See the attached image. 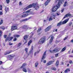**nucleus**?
Returning a JSON list of instances; mask_svg holds the SVG:
<instances>
[{
    "label": "nucleus",
    "mask_w": 73,
    "mask_h": 73,
    "mask_svg": "<svg viewBox=\"0 0 73 73\" xmlns=\"http://www.w3.org/2000/svg\"><path fill=\"white\" fill-rule=\"evenodd\" d=\"M58 2V4L56 6H54L52 9V12H54L57 9L60 8V4L62 3V2L61 1V0H55V3H57Z\"/></svg>",
    "instance_id": "1"
},
{
    "label": "nucleus",
    "mask_w": 73,
    "mask_h": 73,
    "mask_svg": "<svg viewBox=\"0 0 73 73\" xmlns=\"http://www.w3.org/2000/svg\"><path fill=\"white\" fill-rule=\"evenodd\" d=\"M69 18H67L66 19L64 20L63 22H59V23H58L57 25V27H59V26H60V25H61L62 24H66L67 22L69 21Z\"/></svg>",
    "instance_id": "2"
},
{
    "label": "nucleus",
    "mask_w": 73,
    "mask_h": 73,
    "mask_svg": "<svg viewBox=\"0 0 73 73\" xmlns=\"http://www.w3.org/2000/svg\"><path fill=\"white\" fill-rule=\"evenodd\" d=\"M45 37H43L39 40L38 42V44H43L45 42Z\"/></svg>",
    "instance_id": "3"
},
{
    "label": "nucleus",
    "mask_w": 73,
    "mask_h": 73,
    "mask_svg": "<svg viewBox=\"0 0 73 73\" xmlns=\"http://www.w3.org/2000/svg\"><path fill=\"white\" fill-rule=\"evenodd\" d=\"M27 65V64L26 63H24L22 66L21 67V69H23V71L25 72H27V69L26 68H24V67Z\"/></svg>",
    "instance_id": "4"
},
{
    "label": "nucleus",
    "mask_w": 73,
    "mask_h": 73,
    "mask_svg": "<svg viewBox=\"0 0 73 73\" xmlns=\"http://www.w3.org/2000/svg\"><path fill=\"white\" fill-rule=\"evenodd\" d=\"M33 5L35 10H37V9H39V8H40V6L38 4H36L35 3H34L33 4Z\"/></svg>",
    "instance_id": "5"
},
{
    "label": "nucleus",
    "mask_w": 73,
    "mask_h": 73,
    "mask_svg": "<svg viewBox=\"0 0 73 73\" xmlns=\"http://www.w3.org/2000/svg\"><path fill=\"white\" fill-rule=\"evenodd\" d=\"M33 6V5H30L28 6L27 7H25L24 9H23V10L24 11H27V9H28L29 8H32Z\"/></svg>",
    "instance_id": "6"
},
{
    "label": "nucleus",
    "mask_w": 73,
    "mask_h": 73,
    "mask_svg": "<svg viewBox=\"0 0 73 73\" xmlns=\"http://www.w3.org/2000/svg\"><path fill=\"white\" fill-rule=\"evenodd\" d=\"M46 51H45L43 55L42 56V59L41 60V62L43 61V60H44L46 57Z\"/></svg>",
    "instance_id": "7"
},
{
    "label": "nucleus",
    "mask_w": 73,
    "mask_h": 73,
    "mask_svg": "<svg viewBox=\"0 0 73 73\" xmlns=\"http://www.w3.org/2000/svg\"><path fill=\"white\" fill-rule=\"evenodd\" d=\"M17 29V27L16 26H12L11 27V31H13V30H15Z\"/></svg>",
    "instance_id": "8"
},
{
    "label": "nucleus",
    "mask_w": 73,
    "mask_h": 73,
    "mask_svg": "<svg viewBox=\"0 0 73 73\" xmlns=\"http://www.w3.org/2000/svg\"><path fill=\"white\" fill-rule=\"evenodd\" d=\"M51 25H50L47 27L45 30V32H48V31H49L51 29Z\"/></svg>",
    "instance_id": "9"
},
{
    "label": "nucleus",
    "mask_w": 73,
    "mask_h": 73,
    "mask_svg": "<svg viewBox=\"0 0 73 73\" xmlns=\"http://www.w3.org/2000/svg\"><path fill=\"white\" fill-rule=\"evenodd\" d=\"M53 62H54V61H50L47 63L46 65H47V66H49V65H50L52 64H53Z\"/></svg>",
    "instance_id": "10"
},
{
    "label": "nucleus",
    "mask_w": 73,
    "mask_h": 73,
    "mask_svg": "<svg viewBox=\"0 0 73 73\" xmlns=\"http://www.w3.org/2000/svg\"><path fill=\"white\" fill-rule=\"evenodd\" d=\"M49 51L50 52H51V53H56V52H58V51L57 49H55L52 51L50 50H49Z\"/></svg>",
    "instance_id": "11"
},
{
    "label": "nucleus",
    "mask_w": 73,
    "mask_h": 73,
    "mask_svg": "<svg viewBox=\"0 0 73 73\" xmlns=\"http://www.w3.org/2000/svg\"><path fill=\"white\" fill-rule=\"evenodd\" d=\"M31 50L29 52V54H31V55H33V46H32L31 48Z\"/></svg>",
    "instance_id": "12"
},
{
    "label": "nucleus",
    "mask_w": 73,
    "mask_h": 73,
    "mask_svg": "<svg viewBox=\"0 0 73 73\" xmlns=\"http://www.w3.org/2000/svg\"><path fill=\"white\" fill-rule=\"evenodd\" d=\"M71 16H72V15L70 14L69 13H68L65 15L63 19H65L66 17H70Z\"/></svg>",
    "instance_id": "13"
},
{
    "label": "nucleus",
    "mask_w": 73,
    "mask_h": 73,
    "mask_svg": "<svg viewBox=\"0 0 73 73\" xmlns=\"http://www.w3.org/2000/svg\"><path fill=\"white\" fill-rule=\"evenodd\" d=\"M53 38H54V36H52L51 37V39H50L49 41V43L51 44L52 42V41H53Z\"/></svg>",
    "instance_id": "14"
},
{
    "label": "nucleus",
    "mask_w": 73,
    "mask_h": 73,
    "mask_svg": "<svg viewBox=\"0 0 73 73\" xmlns=\"http://www.w3.org/2000/svg\"><path fill=\"white\" fill-rule=\"evenodd\" d=\"M50 0H47V1L45 3V6H46V5H48V4L50 2Z\"/></svg>",
    "instance_id": "15"
},
{
    "label": "nucleus",
    "mask_w": 73,
    "mask_h": 73,
    "mask_svg": "<svg viewBox=\"0 0 73 73\" xmlns=\"http://www.w3.org/2000/svg\"><path fill=\"white\" fill-rule=\"evenodd\" d=\"M29 15V14L28 13H27L26 14H24L22 15V17H26V16H27Z\"/></svg>",
    "instance_id": "16"
},
{
    "label": "nucleus",
    "mask_w": 73,
    "mask_h": 73,
    "mask_svg": "<svg viewBox=\"0 0 73 73\" xmlns=\"http://www.w3.org/2000/svg\"><path fill=\"white\" fill-rule=\"evenodd\" d=\"M28 37V36H27V35H25L24 37L23 38L25 40H27V38Z\"/></svg>",
    "instance_id": "17"
},
{
    "label": "nucleus",
    "mask_w": 73,
    "mask_h": 73,
    "mask_svg": "<svg viewBox=\"0 0 73 73\" xmlns=\"http://www.w3.org/2000/svg\"><path fill=\"white\" fill-rule=\"evenodd\" d=\"M5 10L6 12V13H7V11H9V8L7 7H7H5Z\"/></svg>",
    "instance_id": "18"
},
{
    "label": "nucleus",
    "mask_w": 73,
    "mask_h": 73,
    "mask_svg": "<svg viewBox=\"0 0 73 73\" xmlns=\"http://www.w3.org/2000/svg\"><path fill=\"white\" fill-rule=\"evenodd\" d=\"M53 19V17H52L51 16L48 19V20L49 21H52Z\"/></svg>",
    "instance_id": "19"
},
{
    "label": "nucleus",
    "mask_w": 73,
    "mask_h": 73,
    "mask_svg": "<svg viewBox=\"0 0 73 73\" xmlns=\"http://www.w3.org/2000/svg\"><path fill=\"white\" fill-rule=\"evenodd\" d=\"M68 72H70V69H67L66 70H65L64 72V73H67Z\"/></svg>",
    "instance_id": "20"
},
{
    "label": "nucleus",
    "mask_w": 73,
    "mask_h": 73,
    "mask_svg": "<svg viewBox=\"0 0 73 73\" xmlns=\"http://www.w3.org/2000/svg\"><path fill=\"white\" fill-rule=\"evenodd\" d=\"M9 40V35H8L7 36V37L6 38V40H5V41L6 42H7L8 40Z\"/></svg>",
    "instance_id": "21"
},
{
    "label": "nucleus",
    "mask_w": 73,
    "mask_h": 73,
    "mask_svg": "<svg viewBox=\"0 0 73 73\" xmlns=\"http://www.w3.org/2000/svg\"><path fill=\"white\" fill-rule=\"evenodd\" d=\"M65 49H66V47H64L62 49L61 51V52H63L65 50Z\"/></svg>",
    "instance_id": "22"
},
{
    "label": "nucleus",
    "mask_w": 73,
    "mask_h": 73,
    "mask_svg": "<svg viewBox=\"0 0 73 73\" xmlns=\"http://www.w3.org/2000/svg\"><path fill=\"white\" fill-rule=\"evenodd\" d=\"M14 37H20V35H14Z\"/></svg>",
    "instance_id": "23"
},
{
    "label": "nucleus",
    "mask_w": 73,
    "mask_h": 73,
    "mask_svg": "<svg viewBox=\"0 0 73 73\" xmlns=\"http://www.w3.org/2000/svg\"><path fill=\"white\" fill-rule=\"evenodd\" d=\"M56 66H58V64H59V61L58 60H57L56 62Z\"/></svg>",
    "instance_id": "24"
},
{
    "label": "nucleus",
    "mask_w": 73,
    "mask_h": 73,
    "mask_svg": "<svg viewBox=\"0 0 73 73\" xmlns=\"http://www.w3.org/2000/svg\"><path fill=\"white\" fill-rule=\"evenodd\" d=\"M28 20H29V19H24L22 20V21H27Z\"/></svg>",
    "instance_id": "25"
},
{
    "label": "nucleus",
    "mask_w": 73,
    "mask_h": 73,
    "mask_svg": "<svg viewBox=\"0 0 73 73\" xmlns=\"http://www.w3.org/2000/svg\"><path fill=\"white\" fill-rule=\"evenodd\" d=\"M28 28V26H27L26 25H25V26H23V28L24 29H27Z\"/></svg>",
    "instance_id": "26"
},
{
    "label": "nucleus",
    "mask_w": 73,
    "mask_h": 73,
    "mask_svg": "<svg viewBox=\"0 0 73 73\" xmlns=\"http://www.w3.org/2000/svg\"><path fill=\"white\" fill-rule=\"evenodd\" d=\"M32 43V40H30L28 43V46H29L30 45V44L31 43Z\"/></svg>",
    "instance_id": "27"
},
{
    "label": "nucleus",
    "mask_w": 73,
    "mask_h": 73,
    "mask_svg": "<svg viewBox=\"0 0 73 73\" xmlns=\"http://www.w3.org/2000/svg\"><path fill=\"white\" fill-rule=\"evenodd\" d=\"M67 4H68V3H67V2H65L64 3V7H66V5Z\"/></svg>",
    "instance_id": "28"
},
{
    "label": "nucleus",
    "mask_w": 73,
    "mask_h": 73,
    "mask_svg": "<svg viewBox=\"0 0 73 73\" xmlns=\"http://www.w3.org/2000/svg\"><path fill=\"white\" fill-rule=\"evenodd\" d=\"M1 29L3 30H4V29H5V27H4V26L1 27Z\"/></svg>",
    "instance_id": "29"
},
{
    "label": "nucleus",
    "mask_w": 73,
    "mask_h": 73,
    "mask_svg": "<svg viewBox=\"0 0 73 73\" xmlns=\"http://www.w3.org/2000/svg\"><path fill=\"white\" fill-rule=\"evenodd\" d=\"M38 62H36V63H35V67H37L38 66Z\"/></svg>",
    "instance_id": "30"
},
{
    "label": "nucleus",
    "mask_w": 73,
    "mask_h": 73,
    "mask_svg": "<svg viewBox=\"0 0 73 73\" xmlns=\"http://www.w3.org/2000/svg\"><path fill=\"white\" fill-rule=\"evenodd\" d=\"M10 57H10V60H11V59H10V58H11V59H12V58H12L13 57V56H12L11 55H10Z\"/></svg>",
    "instance_id": "31"
},
{
    "label": "nucleus",
    "mask_w": 73,
    "mask_h": 73,
    "mask_svg": "<svg viewBox=\"0 0 73 73\" xmlns=\"http://www.w3.org/2000/svg\"><path fill=\"white\" fill-rule=\"evenodd\" d=\"M41 29L40 28L39 29H38V31H37V32H40L41 31Z\"/></svg>",
    "instance_id": "32"
},
{
    "label": "nucleus",
    "mask_w": 73,
    "mask_h": 73,
    "mask_svg": "<svg viewBox=\"0 0 73 73\" xmlns=\"http://www.w3.org/2000/svg\"><path fill=\"white\" fill-rule=\"evenodd\" d=\"M72 22H70L69 24V26H71L72 25Z\"/></svg>",
    "instance_id": "33"
},
{
    "label": "nucleus",
    "mask_w": 73,
    "mask_h": 73,
    "mask_svg": "<svg viewBox=\"0 0 73 73\" xmlns=\"http://www.w3.org/2000/svg\"><path fill=\"white\" fill-rule=\"evenodd\" d=\"M3 20H1V21H0V25L2 24H3Z\"/></svg>",
    "instance_id": "34"
},
{
    "label": "nucleus",
    "mask_w": 73,
    "mask_h": 73,
    "mask_svg": "<svg viewBox=\"0 0 73 73\" xmlns=\"http://www.w3.org/2000/svg\"><path fill=\"white\" fill-rule=\"evenodd\" d=\"M28 48H25V50L26 53H27V52H28Z\"/></svg>",
    "instance_id": "35"
},
{
    "label": "nucleus",
    "mask_w": 73,
    "mask_h": 73,
    "mask_svg": "<svg viewBox=\"0 0 73 73\" xmlns=\"http://www.w3.org/2000/svg\"><path fill=\"white\" fill-rule=\"evenodd\" d=\"M9 54V52H7L5 53V55H7V54Z\"/></svg>",
    "instance_id": "36"
},
{
    "label": "nucleus",
    "mask_w": 73,
    "mask_h": 73,
    "mask_svg": "<svg viewBox=\"0 0 73 73\" xmlns=\"http://www.w3.org/2000/svg\"><path fill=\"white\" fill-rule=\"evenodd\" d=\"M2 5H0V10H2Z\"/></svg>",
    "instance_id": "37"
},
{
    "label": "nucleus",
    "mask_w": 73,
    "mask_h": 73,
    "mask_svg": "<svg viewBox=\"0 0 73 73\" xmlns=\"http://www.w3.org/2000/svg\"><path fill=\"white\" fill-rule=\"evenodd\" d=\"M17 40V38H15L13 39V41H16Z\"/></svg>",
    "instance_id": "38"
},
{
    "label": "nucleus",
    "mask_w": 73,
    "mask_h": 73,
    "mask_svg": "<svg viewBox=\"0 0 73 73\" xmlns=\"http://www.w3.org/2000/svg\"><path fill=\"white\" fill-rule=\"evenodd\" d=\"M52 70H55V71L56 70V68L54 67L52 68Z\"/></svg>",
    "instance_id": "39"
},
{
    "label": "nucleus",
    "mask_w": 73,
    "mask_h": 73,
    "mask_svg": "<svg viewBox=\"0 0 73 73\" xmlns=\"http://www.w3.org/2000/svg\"><path fill=\"white\" fill-rule=\"evenodd\" d=\"M55 57H58V54H56L55 55Z\"/></svg>",
    "instance_id": "40"
},
{
    "label": "nucleus",
    "mask_w": 73,
    "mask_h": 73,
    "mask_svg": "<svg viewBox=\"0 0 73 73\" xmlns=\"http://www.w3.org/2000/svg\"><path fill=\"white\" fill-rule=\"evenodd\" d=\"M6 1L7 4H9V0H6Z\"/></svg>",
    "instance_id": "41"
},
{
    "label": "nucleus",
    "mask_w": 73,
    "mask_h": 73,
    "mask_svg": "<svg viewBox=\"0 0 73 73\" xmlns=\"http://www.w3.org/2000/svg\"><path fill=\"white\" fill-rule=\"evenodd\" d=\"M69 63L71 64H73V62L72 61L70 60L69 61Z\"/></svg>",
    "instance_id": "42"
},
{
    "label": "nucleus",
    "mask_w": 73,
    "mask_h": 73,
    "mask_svg": "<svg viewBox=\"0 0 73 73\" xmlns=\"http://www.w3.org/2000/svg\"><path fill=\"white\" fill-rule=\"evenodd\" d=\"M22 3H21V2H19V5H22Z\"/></svg>",
    "instance_id": "43"
},
{
    "label": "nucleus",
    "mask_w": 73,
    "mask_h": 73,
    "mask_svg": "<svg viewBox=\"0 0 73 73\" xmlns=\"http://www.w3.org/2000/svg\"><path fill=\"white\" fill-rule=\"evenodd\" d=\"M21 45V43H19L18 45V47H19Z\"/></svg>",
    "instance_id": "44"
},
{
    "label": "nucleus",
    "mask_w": 73,
    "mask_h": 73,
    "mask_svg": "<svg viewBox=\"0 0 73 73\" xmlns=\"http://www.w3.org/2000/svg\"><path fill=\"white\" fill-rule=\"evenodd\" d=\"M12 39H13V37H10V40H12Z\"/></svg>",
    "instance_id": "45"
},
{
    "label": "nucleus",
    "mask_w": 73,
    "mask_h": 73,
    "mask_svg": "<svg viewBox=\"0 0 73 73\" xmlns=\"http://www.w3.org/2000/svg\"><path fill=\"white\" fill-rule=\"evenodd\" d=\"M60 15V14L58 13H57L56 14V16H59V15Z\"/></svg>",
    "instance_id": "46"
},
{
    "label": "nucleus",
    "mask_w": 73,
    "mask_h": 73,
    "mask_svg": "<svg viewBox=\"0 0 73 73\" xmlns=\"http://www.w3.org/2000/svg\"><path fill=\"white\" fill-rule=\"evenodd\" d=\"M30 10H28L26 12V13H29V12H30Z\"/></svg>",
    "instance_id": "47"
},
{
    "label": "nucleus",
    "mask_w": 73,
    "mask_h": 73,
    "mask_svg": "<svg viewBox=\"0 0 73 73\" xmlns=\"http://www.w3.org/2000/svg\"><path fill=\"white\" fill-rule=\"evenodd\" d=\"M3 15V12L1 11H0V15Z\"/></svg>",
    "instance_id": "48"
},
{
    "label": "nucleus",
    "mask_w": 73,
    "mask_h": 73,
    "mask_svg": "<svg viewBox=\"0 0 73 73\" xmlns=\"http://www.w3.org/2000/svg\"><path fill=\"white\" fill-rule=\"evenodd\" d=\"M4 38H6V37H7V35H4Z\"/></svg>",
    "instance_id": "49"
},
{
    "label": "nucleus",
    "mask_w": 73,
    "mask_h": 73,
    "mask_svg": "<svg viewBox=\"0 0 73 73\" xmlns=\"http://www.w3.org/2000/svg\"><path fill=\"white\" fill-rule=\"evenodd\" d=\"M68 38V37H65L64 39H63L64 40H66V38Z\"/></svg>",
    "instance_id": "50"
},
{
    "label": "nucleus",
    "mask_w": 73,
    "mask_h": 73,
    "mask_svg": "<svg viewBox=\"0 0 73 73\" xmlns=\"http://www.w3.org/2000/svg\"><path fill=\"white\" fill-rule=\"evenodd\" d=\"M43 22L44 23H46V21L45 19L43 20Z\"/></svg>",
    "instance_id": "51"
},
{
    "label": "nucleus",
    "mask_w": 73,
    "mask_h": 73,
    "mask_svg": "<svg viewBox=\"0 0 73 73\" xmlns=\"http://www.w3.org/2000/svg\"><path fill=\"white\" fill-rule=\"evenodd\" d=\"M44 63H46V60H44L43 61Z\"/></svg>",
    "instance_id": "52"
},
{
    "label": "nucleus",
    "mask_w": 73,
    "mask_h": 73,
    "mask_svg": "<svg viewBox=\"0 0 73 73\" xmlns=\"http://www.w3.org/2000/svg\"><path fill=\"white\" fill-rule=\"evenodd\" d=\"M13 44V43H9V45H12Z\"/></svg>",
    "instance_id": "53"
},
{
    "label": "nucleus",
    "mask_w": 73,
    "mask_h": 73,
    "mask_svg": "<svg viewBox=\"0 0 73 73\" xmlns=\"http://www.w3.org/2000/svg\"><path fill=\"white\" fill-rule=\"evenodd\" d=\"M37 52H35L34 54V56H36V54H37Z\"/></svg>",
    "instance_id": "54"
},
{
    "label": "nucleus",
    "mask_w": 73,
    "mask_h": 73,
    "mask_svg": "<svg viewBox=\"0 0 73 73\" xmlns=\"http://www.w3.org/2000/svg\"><path fill=\"white\" fill-rule=\"evenodd\" d=\"M3 63V62L1 61H0V65H1Z\"/></svg>",
    "instance_id": "55"
},
{
    "label": "nucleus",
    "mask_w": 73,
    "mask_h": 73,
    "mask_svg": "<svg viewBox=\"0 0 73 73\" xmlns=\"http://www.w3.org/2000/svg\"><path fill=\"white\" fill-rule=\"evenodd\" d=\"M29 72H31V70L29 69H28V70Z\"/></svg>",
    "instance_id": "56"
},
{
    "label": "nucleus",
    "mask_w": 73,
    "mask_h": 73,
    "mask_svg": "<svg viewBox=\"0 0 73 73\" xmlns=\"http://www.w3.org/2000/svg\"><path fill=\"white\" fill-rule=\"evenodd\" d=\"M0 33H1V34L3 33V32H2V31L1 30H0Z\"/></svg>",
    "instance_id": "57"
},
{
    "label": "nucleus",
    "mask_w": 73,
    "mask_h": 73,
    "mask_svg": "<svg viewBox=\"0 0 73 73\" xmlns=\"http://www.w3.org/2000/svg\"><path fill=\"white\" fill-rule=\"evenodd\" d=\"M61 11L62 12H64V9H63L62 10H61Z\"/></svg>",
    "instance_id": "58"
},
{
    "label": "nucleus",
    "mask_w": 73,
    "mask_h": 73,
    "mask_svg": "<svg viewBox=\"0 0 73 73\" xmlns=\"http://www.w3.org/2000/svg\"><path fill=\"white\" fill-rule=\"evenodd\" d=\"M25 41H26L25 42L24 44H26V43H27V40H25Z\"/></svg>",
    "instance_id": "59"
},
{
    "label": "nucleus",
    "mask_w": 73,
    "mask_h": 73,
    "mask_svg": "<svg viewBox=\"0 0 73 73\" xmlns=\"http://www.w3.org/2000/svg\"><path fill=\"white\" fill-rule=\"evenodd\" d=\"M71 42H73V39L71 41Z\"/></svg>",
    "instance_id": "60"
},
{
    "label": "nucleus",
    "mask_w": 73,
    "mask_h": 73,
    "mask_svg": "<svg viewBox=\"0 0 73 73\" xmlns=\"http://www.w3.org/2000/svg\"><path fill=\"white\" fill-rule=\"evenodd\" d=\"M70 51H68V53H69V54H70Z\"/></svg>",
    "instance_id": "61"
},
{
    "label": "nucleus",
    "mask_w": 73,
    "mask_h": 73,
    "mask_svg": "<svg viewBox=\"0 0 73 73\" xmlns=\"http://www.w3.org/2000/svg\"><path fill=\"white\" fill-rule=\"evenodd\" d=\"M31 14H32V15H35V13H31Z\"/></svg>",
    "instance_id": "62"
},
{
    "label": "nucleus",
    "mask_w": 73,
    "mask_h": 73,
    "mask_svg": "<svg viewBox=\"0 0 73 73\" xmlns=\"http://www.w3.org/2000/svg\"><path fill=\"white\" fill-rule=\"evenodd\" d=\"M2 35H3L0 34V37H1Z\"/></svg>",
    "instance_id": "63"
},
{
    "label": "nucleus",
    "mask_w": 73,
    "mask_h": 73,
    "mask_svg": "<svg viewBox=\"0 0 73 73\" xmlns=\"http://www.w3.org/2000/svg\"><path fill=\"white\" fill-rule=\"evenodd\" d=\"M27 29H31V28H27Z\"/></svg>",
    "instance_id": "64"
}]
</instances>
